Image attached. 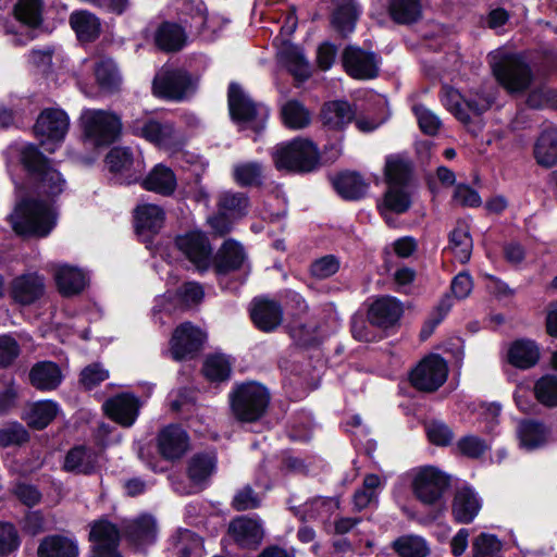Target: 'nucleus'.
<instances>
[{"mask_svg":"<svg viewBox=\"0 0 557 557\" xmlns=\"http://www.w3.org/2000/svg\"><path fill=\"white\" fill-rule=\"evenodd\" d=\"M384 174L387 188L377 202V209L385 222L392 225L391 213L403 214L411 207L412 166L407 159L400 156H389L386 159Z\"/></svg>","mask_w":557,"mask_h":557,"instance_id":"f257e3e1","label":"nucleus"},{"mask_svg":"<svg viewBox=\"0 0 557 557\" xmlns=\"http://www.w3.org/2000/svg\"><path fill=\"white\" fill-rule=\"evenodd\" d=\"M12 149L20 156L21 163L38 194L55 197L63 193L65 180L36 145L23 143L13 146Z\"/></svg>","mask_w":557,"mask_h":557,"instance_id":"f03ea898","label":"nucleus"},{"mask_svg":"<svg viewBox=\"0 0 557 557\" xmlns=\"http://www.w3.org/2000/svg\"><path fill=\"white\" fill-rule=\"evenodd\" d=\"M8 221L20 236L46 237L57 225V212L47 201L23 198L16 202Z\"/></svg>","mask_w":557,"mask_h":557,"instance_id":"7ed1b4c3","label":"nucleus"},{"mask_svg":"<svg viewBox=\"0 0 557 557\" xmlns=\"http://www.w3.org/2000/svg\"><path fill=\"white\" fill-rule=\"evenodd\" d=\"M488 64L497 82L509 92L524 91L532 82V72L523 59L504 48L487 55Z\"/></svg>","mask_w":557,"mask_h":557,"instance_id":"20e7f679","label":"nucleus"},{"mask_svg":"<svg viewBox=\"0 0 557 557\" xmlns=\"http://www.w3.org/2000/svg\"><path fill=\"white\" fill-rule=\"evenodd\" d=\"M79 125L85 140L95 147L111 145L122 131L120 116L101 109H84L79 116Z\"/></svg>","mask_w":557,"mask_h":557,"instance_id":"39448f33","label":"nucleus"},{"mask_svg":"<svg viewBox=\"0 0 557 557\" xmlns=\"http://www.w3.org/2000/svg\"><path fill=\"white\" fill-rule=\"evenodd\" d=\"M129 129L133 135L160 148H172L183 143L180 131L163 114L145 113L131 122Z\"/></svg>","mask_w":557,"mask_h":557,"instance_id":"423d86ee","label":"nucleus"},{"mask_svg":"<svg viewBox=\"0 0 557 557\" xmlns=\"http://www.w3.org/2000/svg\"><path fill=\"white\" fill-rule=\"evenodd\" d=\"M231 117L243 128L259 132L264 128L269 110L256 102L237 83H231L227 90Z\"/></svg>","mask_w":557,"mask_h":557,"instance_id":"0eeeda50","label":"nucleus"},{"mask_svg":"<svg viewBox=\"0 0 557 557\" xmlns=\"http://www.w3.org/2000/svg\"><path fill=\"white\" fill-rule=\"evenodd\" d=\"M273 161L278 170L311 172L318 168V147L309 139L295 138L276 146Z\"/></svg>","mask_w":557,"mask_h":557,"instance_id":"6e6552de","label":"nucleus"},{"mask_svg":"<svg viewBox=\"0 0 557 557\" xmlns=\"http://www.w3.org/2000/svg\"><path fill=\"white\" fill-rule=\"evenodd\" d=\"M70 128V117L65 111L49 108L41 111L34 125V134L40 146L48 152H54L64 141Z\"/></svg>","mask_w":557,"mask_h":557,"instance_id":"1a4fd4ad","label":"nucleus"},{"mask_svg":"<svg viewBox=\"0 0 557 557\" xmlns=\"http://www.w3.org/2000/svg\"><path fill=\"white\" fill-rule=\"evenodd\" d=\"M269 400V393L262 385L246 383L232 393L231 407L238 420L252 422L264 413Z\"/></svg>","mask_w":557,"mask_h":557,"instance_id":"9d476101","label":"nucleus"},{"mask_svg":"<svg viewBox=\"0 0 557 557\" xmlns=\"http://www.w3.org/2000/svg\"><path fill=\"white\" fill-rule=\"evenodd\" d=\"M107 465L103 448H96L85 444L73 446L64 456L62 469L76 475L99 474Z\"/></svg>","mask_w":557,"mask_h":557,"instance_id":"9b49d317","label":"nucleus"},{"mask_svg":"<svg viewBox=\"0 0 557 557\" xmlns=\"http://www.w3.org/2000/svg\"><path fill=\"white\" fill-rule=\"evenodd\" d=\"M106 164L113 174L114 183L121 185L138 182L145 171L143 158L139 154L134 156L132 150L126 147L111 149L106 157Z\"/></svg>","mask_w":557,"mask_h":557,"instance_id":"f8f14e48","label":"nucleus"},{"mask_svg":"<svg viewBox=\"0 0 557 557\" xmlns=\"http://www.w3.org/2000/svg\"><path fill=\"white\" fill-rule=\"evenodd\" d=\"M175 246L201 273L208 271L213 264V248L201 231H190L176 236Z\"/></svg>","mask_w":557,"mask_h":557,"instance_id":"ddd939ff","label":"nucleus"},{"mask_svg":"<svg viewBox=\"0 0 557 557\" xmlns=\"http://www.w3.org/2000/svg\"><path fill=\"white\" fill-rule=\"evenodd\" d=\"M410 475L413 494L424 504L433 505L440 500L448 485L444 473L432 466L412 469Z\"/></svg>","mask_w":557,"mask_h":557,"instance_id":"4468645a","label":"nucleus"},{"mask_svg":"<svg viewBox=\"0 0 557 557\" xmlns=\"http://www.w3.org/2000/svg\"><path fill=\"white\" fill-rule=\"evenodd\" d=\"M121 530L107 518L95 520L90 523L89 557H123L119 546Z\"/></svg>","mask_w":557,"mask_h":557,"instance_id":"2eb2a0df","label":"nucleus"},{"mask_svg":"<svg viewBox=\"0 0 557 557\" xmlns=\"http://www.w3.org/2000/svg\"><path fill=\"white\" fill-rule=\"evenodd\" d=\"M441 100L448 111L466 124L470 121L471 114L481 115L487 111L494 102V97L476 94L469 99H465L457 89L445 86L442 89Z\"/></svg>","mask_w":557,"mask_h":557,"instance_id":"dca6fc26","label":"nucleus"},{"mask_svg":"<svg viewBox=\"0 0 557 557\" xmlns=\"http://www.w3.org/2000/svg\"><path fill=\"white\" fill-rule=\"evenodd\" d=\"M382 60L373 51L358 46H347L342 53V65L348 76L359 81L377 77Z\"/></svg>","mask_w":557,"mask_h":557,"instance_id":"f3484780","label":"nucleus"},{"mask_svg":"<svg viewBox=\"0 0 557 557\" xmlns=\"http://www.w3.org/2000/svg\"><path fill=\"white\" fill-rule=\"evenodd\" d=\"M152 89L159 98L182 101L194 89V81L183 69H164L156 75Z\"/></svg>","mask_w":557,"mask_h":557,"instance_id":"a211bd4d","label":"nucleus"},{"mask_svg":"<svg viewBox=\"0 0 557 557\" xmlns=\"http://www.w3.org/2000/svg\"><path fill=\"white\" fill-rule=\"evenodd\" d=\"M448 366L438 355L425 357L411 372L412 385L425 392H434L447 380Z\"/></svg>","mask_w":557,"mask_h":557,"instance_id":"6ab92c4d","label":"nucleus"},{"mask_svg":"<svg viewBox=\"0 0 557 557\" xmlns=\"http://www.w3.org/2000/svg\"><path fill=\"white\" fill-rule=\"evenodd\" d=\"M122 532L125 540L135 550L144 552L157 542V520L151 515L141 513L133 519L124 520Z\"/></svg>","mask_w":557,"mask_h":557,"instance_id":"aec40b11","label":"nucleus"},{"mask_svg":"<svg viewBox=\"0 0 557 557\" xmlns=\"http://www.w3.org/2000/svg\"><path fill=\"white\" fill-rule=\"evenodd\" d=\"M207 338L206 333L190 322L182 323L177 326L171 338V356L180 361L193 358L197 354Z\"/></svg>","mask_w":557,"mask_h":557,"instance_id":"412c9836","label":"nucleus"},{"mask_svg":"<svg viewBox=\"0 0 557 557\" xmlns=\"http://www.w3.org/2000/svg\"><path fill=\"white\" fill-rule=\"evenodd\" d=\"M213 261L215 272L220 276L233 271H243L244 277L240 284H244L250 272L245 248L234 239H227L223 243Z\"/></svg>","mask_w":557,"mask_h":557,"instance_id":"4be33fe9","label":"nucleus"},{"mask_svg":"<svg viewBox=\"0 0 557 557\" xmlns=\"http://www.w3.org/2000/svg\"><path fill=\"white\" fill-rule=\"evenodd\" d=\"M10 296L16 304L27 306L37 301L45 293L44 277L38 273H25L12 280Z\"/></svg>","mask_w":557,"mask_h":557,"instance_id":"5701e85b","label":"nucleus"},{"mask_svg":"<svg viewBox=\"0 0 557 557\" xmlns=\"http://www.w3.org/2000/svg\"><path fill=\"white\" fill-rule=\"evenodd\" d=\"M189 448L187 432L176 424L163 428L158 435V449L166 460L182 458Z\"/></svg>","mask_w":557,"mask_h":557,"instance_id":"b1692460","label":"nucleus"},{"mask_svg":"<svg viewBox=\"0 0 557 557\" xmlns=\"http://www.w3.org/2000/svg\"><path fill=\"white\" fill-rule=\"evenodd\" d=\"M228 534L240 547L256 548L263 539L262 523L259 519L240 516L231 521Z\"/></svg>","mask_w":557,"mask_h":557,"instance_id":"393cba45","label":"nucleus"},{"mask_svg":"<svg viewBox=\"0 0 557 557\" xmlns=\"http://www.w3.org/2000/svg\"><path fill=\"white\" fill-rule=\"evenodd\" d=\"M103 408L107 414L123 426H131L139 413V399L129 393H122L108 399Z\"/></svg>","mask_w":557,"mask_h":557,"instance_id":"a878e982","label":"nucleus"},{"mask_svg":"<svg viewBox=\"0 0 557 557\" xmlns=\"http://www.w3.org/2000/svg\"><path fill=\"white\" fill-rule=\"evenodd\" d=\"M339 502L334 497H313L299 506H290V510L302 521L327 522L337 511Z\"/></svg>","mask_w":557,"mask_h":557,"instance_id":"bb28decb","label":"nucleus"},{"mask_svg":"<svg viewBox=\"0 0 557 557\" xmlns=\"http://www.w3.org/2000/svg\"><path fill=\"white\" fill-rule=\"evenodd\" d=\"M37 557H79L78 541L72 534L47 535L38 545Z\"/></svg>","mask_w":557,"mask_h":557,"instance_id":"cd10ccee","label":"nucleus"},{"mask_svg":"<svg viewBox=\"0 0 557 557\" xmlns=\"http://www.w3.org/2000/svg\"><path fill=\"white\" fill-rule=\"evenodd\" d=\"M403 314L399 301L392 297L376 299L368 312L369 323L382 329L396 324Z\"/></svg>","mask_w":557,"mask_h":557,"instance_id":"c85d7f7f","label":"nucleus"},{"mask_svg":"<svg viewBox=\"0 0 557 557\" xmlns=\"http://www.w3.org/2000/svg\"><path fill=\"white\" fill-rule=\"evenodd\" d=\"M250 315L259 330L270 332L281 324L283 310L274 300L256 298L252 302Z\"/></svg>","mask_w":557,"mask_h":557,"instance_id":"c756f323","label":"nucleus"},{"mask_svg":"<svg viewBox=\"0 0 557 557\" xmlns=\"http://www.w3.org/2000/svg\"><path fill=\"white\" fill-rule=\"evenodd\" d=\"M321 121L330 129H344L356 116L355 108L344 100L325 102L321 110Z\"/></svg>","mask_w":557,"mask_h":557,"instance_id":"7c9ffc66","label":"nucleus"},{"mask_svg":"<svg viewBox=\"0 0 557 557\" xmlns=\"http://www.w3.org/2000/svg\"><path fill=\"white\" fill-rule=\"evenodd\" d=\"M482 500L478 494L468 486L456 492L453 502V516L458 523H470L478 516Z\"/></svg>","mask_w":557,"mask_h":557,"instance_id":"2f4dec72","label":"nucleus"},{"mask_svg":"<svg viewBox=\"0 0 557 557\" xmlns=\"http://www.w3.org/2000/svg\"><path fill=\"white\" fill-rule=\"evenodd\" d=\"M216 466L218 457L214 450L196 453L188 461V478L195 485L203 486L215 473Z\"/></svg>","mask_w":557,"mask_h":557,"instance_id":"473e14b6","label":"nucleus"},{"mask_svg":"<svg viewBox=\"0 0 557 557\" xmlns=\"http://www.w3.org/2000/svg\"><path fill=\"white\" fill-rule=\"evenodd\" d=\"M53 276L59 292L63 296H72L81 293L86 284V274L67 264H57L53 267Z\"/></svg>","mask_w":557,"mask_h":557,"instance_id":"72a5a7b5","label":"nucleus"},{"mask_svg":"<svg viewBox=\"0 0 557 557\" xmlns=\"http://www.w3.org/2000/svg\"><path fill=\"white\" fill-rule=\"evenodd\" d=\"M63 380L60 367L52 361L37 362L29 372L32 385L42 392L55 389Z\"/></svg>","mask_w":557,"mask_h":557,"instance_id":"f704fd0d","label":"nucleus"},{"mask_svg":"<svg viewBox=\"0 0 557 557\" xmlns=\"http://www.w3.org/2000/svg\"><path fill=\"white\" fill-rule=\"evenodd\" d=\"M508 362L515 368L527 370L534 367L540 359V348L534 341L517 339L507 351Z\"/></svg>","mask_w":557,"mask_h":557,"instance_id":"c9c22d12","label":"nucleus"},{"mask_svg":"<svg viewBox=\"0 0 557 557\" xmlns=\"http://www.w3.org/2000/svg\"><path fill=\"white\" fill-rule=\"evenodd\" d=\"M332 185L337 194L347 200L362 198L369 188L363 177L357 172H342L332 178Z\"/></svg>","mask_w":557,"mask_h":557,"instance_id":"e433bc0d","label":"nucleus"},{"mask_svg":"<svg viewBox=\"0 0 557 557\" xmlns=\"http://www.w3.org/2000/svg\"><path fill=\"white\" fill-rule=\"evenodd\" d=\"M517 432L520 445L528 450L543 447L550 436V430L544 423L532 419L520 421Z\"/></svg>","mask_w":557,"mask_h":557,"instance_id":"4c0bfd02","label":"nucleus"},{"mask_svg":"<svg viewBox=\"0 0 557 557\" xmlns=\"http://www.w3.org/2000/svg\"><path fill=\"white\" fill-rule=\"evenodd\" d=\"M170 550L174 557H201L203 541L195 532L180 529L172 537Z\"/></svg>","mask_w":557,"mask_h":557,"instance_id":"58836bf2","label":"nucleus"},{"mask_svg":"<svg viewBox=\"0 0 557 557\" xmlns=\"http://www.w3.org/2000/svg\"><path fill=\"white\" fill-rule=\"evenodd\" d=\"M176 185L174 172L163 164H157L141 182L145 189L163 196L172 195Z\"/></svg>","mask_w":557,"mask_h":557,"instance_id":"ea45409f","label":"nucleus"},{"mask_svg":"<svg viewBox=\"0 0 557 557\" xmlns=\"http://www.w3.org/2000/svg\"><path fill=\"white\" fill-rule=\"evenodd\" d=\"M361 9L356 0H337L332 15L334 28L343 35L354 32Z\"/></svg>","mask_w":557,"mask_h":557,"instance_id":"a19ab883","label":"nucleus"},{"mask_svg":"<svg viewBox=\"0 0 557 557\" xmlns=\"http://www.w3.org/2000/svg\"><path fill=\"white\" fill-rule=\"evenodd\" d=\"M448 249L455 259L461 263H467L472 255L473 240L469 226L463 222H458L455 228L449 233Z\"/></svg>","mask_w":557,"mask_h":557,"instance_id":"79ce46f5","label":"nucleus"},{"mask_svg":"<svg viewBox=\"0 0 557 557\" xmlns=\"http://www.w3.org/2000/svg\"><path fill=\"white\" fill-rule=\"evenodd\" d=\"M534 158L544 168H552L557 163V128H545L534 145Z\"/></svg>","mask_w":557,"mask_h":557,"instance_id":"37998d69","label":"nucleus"},{"mask_svg":"<svg viewBox=\"0 0 557 557\" xmlns=\"http://www.w3.org/2000/svg\"><path fill=\"white\" fill-rule=\"evenodd\" d=\"M280 113L284 126L294 131L306 128L312 119L310 110L297 99L285 101L280 108Z\"/></svg>","mask_w":557,"mask_h":557,"instance_id":"c03bdc74","label":"nucleus"},{"mask_svg":"<svg viewBox=\"0 0 557 557\" xmlns=\"http://www.w3.org/2000/svg\"><path fill=\"white\" fill-rule=\"evenodd\" d=\"M388 14L396 24H414L422 17V0H389Z\"/></svg>","mask_w":557,"mask_h":557,"instance_id":"a18cd8bd","label":"nucleus"},{"mask_svg":"<svg viewBox=\"0 0 557 557\" xmlns=\"http://www.w3.org/2000/svg\"><path fill=\"white\" fill-rule=\"evenodd\" d=\"M164 223V211L157 205H140L135 210V226L139 234L157 233Z\"/></svg>","mask_w":557,"mask_h":557,"instance_id":"49530a36","label":"nucleus"},{"mask_svg":"<svg viewBox=\"0 0 557 557\" xmlns=\"http://www.w3.org/2000/svg\"><path fill=\"white\" fill-rule=\"evenodd\" d=\"M154 40L157 46L164 51H177L185 46L186 33L181 25L164 22L157 29Z\"/></svg>","mask_w":557,"mask_h":557,"instance_id":"de8ad7c7","label":"nucleus"},{"mask_svg":"<svg viewBox=\"0 0 557 557\" xmlns=\"http://www.w3.org/2000/svg\"><path fill=\"white\" fill-rule=\"evenodd\" d=\"M95 77L99 87L107 92L117 91L122 85L121 72L110 58H102L96 62Z\"/></svg>","mask_w":557,"mask_h":557,"instance_id":"09e8293b","label":"nucleus"},{"mask_svg":"<svg viewBox=\"0 0 557 557\" xmlns=\"http://www.w3.org/2000/svg\"><path fill=\"white\" fill-rule=\"evenodd\" d=\"M70 24L81 41H92L100 34L99 18L88 11H75L70 16Z\"/></svg>","mask_w":557,"mask_h":557,"instance_id":"8fccbe9b","label":"nucleus"},{"mask_svg":"<svg viewBox=\"0 0 557 557\" xmlns=\"http://www.w3.org/2000/svg\"><path fill=\"white\" fill-rule=\"evenodd\" d=\"M59 411L58 403L39 400L29 407L25 420L30 428L42 430L53 421Z\"/></svg>","mask_w":557,"mask_h":557,"instance_id":"3c124183","label":"nucleus"},{"mask_svg":"<svg viewBox=\"0 0 557 557\" xmlns=\"http://www.w3.org/2000/svg\"><path fill=\"white\" fill-rule=\"evenodd\" d=\"M383 488V482L376 474H367L363 479L361 488L354 494V506L357 510L369 507L377 502L380 492Z\"/></svg>","mask_w":557,"mask_h":557,"instance_id":"603ef678","label":"nucleus"},{"mask_svg":"<svg viewBox=\"0 0 557 557\" xmlns=\"http://www.w3.org/2000/svg\"><path fill=\"white\" fill-rule=\"evenodd\" d=\"M393 548L399 557H426L430 547L426 541L418 535H403L394 541Z\"/></svg>","mask_w":557,"mask_h":557,"instance_id":"864d4df0","label":"nucleus"},{"mask_svg":"<svg viewBox=\"0 0 557 557\" xmlns=\"http://www.w3.org/2000/svg\"><path fill=\"white\" fill-rule=\"evenodd\" d=\"M232 364L230 358L222 354L207 357L202 372L211 382H222L230 379Z\"/></svg>","mask_w":557,"mask_h":557,"instance_id":"5fc2aeb1","label":"nucleus"},{"mask_svg":"<svg viewBox=\"0 0 557 557\" xmlns=\"http://www.w3.org/2000/svg\"><path fill=\"white\" fill-rule=\"evenodd\" d=\"M249 200L243 193L224 191L219 197L218 207L220 211L225 212L237 220L246 215Z\"/></svg>","mask_w":557,"mask_h":557,"instance_id":"6e6d98bb","label":"nucleus"},{"mask_svg":"<svg viewBox=\"0 0 557 557\" xmlns=\"http://www.w3.org/2000/svg\"><path fill=\"white\" fill-rule=\"evenodd\" d=\"M536 399L546 407H557V375L546 374L534 386Z\"/></svg>","mask_w":557,"mask_h":557,"instance_id":"4d7b16f0","label":"nucleus"},{"mask_svg":"<svg viewBox=\"0 0 557 557\" xmlns=\"http://www.w3.org/2000/svg\"><path fill=\"white\" fill-rule=\"evenodd\" d=\"M42 0H18L14 8L18 21L28 26H37L41 22Z\"/></svg>","mask_w":557,"mask_h":557,"instance_id":"13d9d810","label":"nucleus"},{"mask_svg":"<svg viewBox=\"0 0 557 557\" xmlns=\"http://www.w3.org/2000/svg\"><path fill=\"white\" fill-rule=\"evenodd\" d=\"M234 178L240 186H257L262 182V166L257 162H246L234 166Z\"/></svg>","mask_w":557,"mask_h":557,"instance_id":"bf43d9fd","label":"nucleus"},{"mask_svg":"<svg viewBox=\"0 0 557 557\" xmlns=\"http://www.w3.org/2000/svg\"><path fill=\"white\" fill-rule=\"evenodd\" d=\"M21 537L11 522L0 521V557H7L18 550Z\"/></svg>","mask_w":557,"mask_h":557,"instance_id":"052dcab7","label":"nucleus"},{"mask_svg":"<svg viewBox=\"0 0 557 557\" xmlns=\"http://www.w3.org/2000/svg\"><path fill=\"white\" fill-rule=\"evenodd\" d=\"M502 549V542L496 535L481 533L472 543L474 557H496Z\"/></svg>","mask_w":557,"mask_h":557,"instance_id":"680f3d73","label":"nucleus"},{"mask_svg":"<svg viewBox=\"0 0 557 557\" xmlns=\"http://www.w3.org/2000/svg\"><path fill=\"white\" fill-rule=\"evenodd\" d=\"M453 307V301L449 295H445L437 306L432 311L429 320L421 330V338L426 339L433 332V330L444 320L447 313Z\"/></svg>","mask_w":557,"mask_h":557,"instance_id":"e2e57ef3","label":"nucleus"},{"mask_svg":"<svg viewBox=\"0 0 557 557\" xmlns=\"http://www.w3.org/2000/svg\"><path fill=\"white\" fill-rule=\"evenodd\" d=\"M412 112L417 117L420 129L424 134L435 135L438 132L442 122L431 110L425 108L423 104H414L412 107Z\"/></svg>","mask_w":557,"mask_h":557,"instance_id":"0e129e2a","label":"nucleus"},{"mask_svg":"<svg viewBox=\"0 0 557 557\" xmlns=\"http://www.w3.org/2000/svg\"><path fill=\"white\" fill-rule=\"evenodd\" d=\"M29 434L27 430L20 423L14 422L0 429V445L8 447L11 445H20L27 442Z\"/></svg>","mask_w":557,"mask_h":557,"instance_id":"69168bd1","label":"nucleus"},{"mask_svg":"<svg viewBox=\"0 0 557 557\" xmlns=\"http://www.w3.org/2000/svg\"><path fill=\"white\" fill-rule=\"evenodd\" d=\"M108 377L109 371L101 363L95 362L82 370L79 382L86 389H92Z\"/></svg>","mask_w":557,"mask_h":557,"instance_id":"338daca9","label":"nucleus"},{"mask_svg":"<svg viewBox=\"0 0 557 557\" xmlns=\"http://www.w3.org/2000/svg\"><path fill=\"white\" fill-rule=\"evenodd\" d=\"M488 447V444L484 440L475 435L463 436L457 442V449L461 455L469 458L481 457Z\"/></svg>","mask_w":557,"mask_h":557,"instance_id":"774afa93","label":"nucleus"}]
</instances>
